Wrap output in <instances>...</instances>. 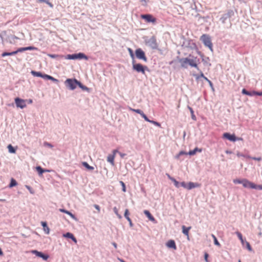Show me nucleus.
<instances>
[{
	"mask_svg": "<svg viewBox=\"0 0 262 262\" xmlns=\"http://www.w3.org/2000/svg\"><path fill=\"white\" fill-rule=\"evenodd\" d=\"M188 108L189 109V110L190 111V112L191 113V117L192 119L194 121H195L196 120V118L194 114V111H193V109L189 106H188Z\"/></svg>",
	"mask_w": 262,
	"mask_h": 262,
	"instance_id": "31",
	"label": "nucleus"
},
{
	"mask_svg": "<svg viewBox=\"0 0 262 262\" xmlns=\"http://www.w3.org/2000/svg\"><path fill=\"white\" fill-rule=\"evenodd\" d=\"M117 152H119L118 151V150L117 149H114L113 151V154L112 155H114V156L115 157V155Z\"/></svg>",
	"mask_w": 262,
	"mask_h": 262,
	"instance_id": "62",
	"label": "nucleus"
},
{
	"mask_svg": "<svg viewBox=\"0 0 262 262\" xmlns=\"http://www.w3.org/2000/svg\"><path fill=\"white\" fill-rule=\"evenodd\" d=\"M211 90L212 91H214V87H213V83L212 82H209V83Z\"/></svg>",
	"mask_w": 262,
	"mask_h": 262,
	"instance_id": "56",
	"label": "nucleus"
},
{
	"mask_svg": "<svg viewBox=\"0 0 262 262\" xmlns=\"http://www.w3.org/2000/svg\"><path fill=\"white\" fill-rule=\"evenodd\" d=\"M201 39L205 46L208 47L211 51H213L212 43L208 35L203 34L201 37Z\"/></svg>",
	"mask_w": 262,
	"mask_h": 262,
	"instance_id": "4",
	"label": "nucleus"
},
{
	"mask_svg": "<svg viewBox=\"0 0 262 262\" xmlns=\"http://www.w3.org/2000/svg\"><path fill=\"white\" fill-rule=\"evenodd\" d=\"M146 44L153 50L158 49V44L155 36H151L149 39L146 40Z\"/></svg>",
	"mask_w": 262,
	"mask_h": 262,
	"instance_id": "6",
	"label": "nucleus"
},
{
	"mask_svg": "<svg viewBox=\"0 0 262 262\" xmlns=\"http://www.w3.org/2000/svg\"><path fill=\"white\" fill-rule=\"evenodd\" d=\"M195 76L196 80H198L200 77L204 78L205 77L202 71L200 72V75H196Z\"/></svg>",
	"mask_w": 262,
	"mask_h": 262,
	"instance_id": "40",
	"label": "nucleus"
},
{
	"mask_svg": "<svg viewBox=\"0 0 262 262\" xmlns=\"http://www.w3.org/2000/svg\"><path fill=\"white\" fill-rule=\"evenodd\" d=\"M141 116L147 122H149V121L150 120L147 118V117L146 116V115L143 112L142 113Z\"/></svg>",
	"mask_w": 262,
	"mask_h": 262,
	"instance_id": "46",
	"label": "nucleus"
},
{
	"mask_svg": "<svg viewBox=\"0 0 262 262\" xmlns=\"http://www.w3.org/2000/svg\"><path fill=\"white\" fill-rule=\"evenodd\" d=\"M17 185V183L16 181L13 178H12L11 179L10 183L9 184V187L10 188H12L13 187L16 186Z\"/></svg>",
	"mask_w": 262,
	"mask_h": 262,
	"instance_id": "30",
	"label": "nucleus"
},
{
	"mask_svg": "<svg viewBox=\"0 0 262 262\" xmlns=\"http://www.w3.org/2000/svg\"><path fill=\"white\" fill-rule=\"evenodd\" d=\"M148 122H150L158 127H160L161 126V124L160 123L157 122V121H154V120H149V121Z\"/></svg>",
	"mask_w": 262,
	"mask_h": 262,
	"instance_id": "42",
	"label": "nucleus"
},
{
	"mask_svg": "<svg viewBox=\"0 0 262 262\" xmlns=\"http://www.w3.org/2000/svg\"><path fill=\"white\" fill-rule=\"evenodd\" d=\"M41 225L43 227V231L44 232L47 234H49L50 233V229L47 226V224L45 222H41Z\"/></svg>",
	"mask_w": 262,
	"mask_h": 262,
	"instance_id": "24",
	"label": "nucleus"
},
{
	"mask_svg": "<svg viewBox=\"0 0 262 262\" xmlns=\"http://www.w3.org/2000/svg\"><path fill=\"white\" fill-rule=\"evenodd\" d=\"M196 57H194L189 55V57L182 58L179 59V62L181 63V66L182 68H187L188 65L191 67L196 68L198 70H199L197 62H196Z\"/></svg>",
	"mask_w": 262,
	"mask_h": 262,
	"instance_id": "1",
	"label": "nucleus"
},
{
	"mask_svg": "<svg viewBox=\"0 0 262 262\" xmlns=\"http://www.w3.org/2000/svg\"><path fill=\"white\" fill-rule=\"evenodd\" d=\"M196 151H199L201 152L202 151V149H199L198 148L196 147L194 149H193L192 150H190L188 152V155H190V156L193 155H194L196 153Z\"/></svg>",
	"mask_w": 262,
	"mask_h": 262,
	"instance_id": "33",
	"label": "nucleus"
},
{
	"mask_svg": "<svg viewBox=\"0 0 262 262\" xmlns=\"http://www.w3.org/2000/svg\"><path fill=\"white\" fill-rule=\"evenodd\" d=\"M128 51L129 52L130 57L132 58V59H134V54L133 53V50L131 49L128 48Z\"/></svg>",
	"mask_w": 262,
	"mask_h": 262,
	"instance_id": "52",
	"label": "nucleus"
},
{
	"mask_svg": "<svg viewBox=\"0 0 262 262\" xmlns=\"http://www.w3.org/2000/svg\"><path fill=\"white\" fill-rule=\"evenodd\" d=\"M120 183H121V184L122 185V191L123 192H125L126 191V188H125V184L122 181H120Z\"/></svg>",
	"mask_w": 262,
	"mask_h": 262,
	"instance_id": "51",
	"label": "nucleus"
},
{
	"mask_svg": "<svg viewBox=\"0 0 262 262\" xmlns=\"http://www.w3.org/2000/svg\"><path fill=\"white\" fill-rule=\"evenodd\" d=\"M48 56L52 58H56L59 56V55L57 54H48Z\"/></svg>",
	"mask_w": 262,
	"mask_h": 262,
	"instance_id": "49",
	"label": "nucleus"
},
{
	"mask_svg": "<svg viewBox=\"0 0 262 262\" xmlns=\"http://www.w3.org/2000/svg\"><path fill=\"white\" fill-rule=\"evenodd\" d=\"M201 185L198 183H193L190 182L187 184V189L190 190L194 188L200 187Z\"/></svg>",
	"mask_w": 262,
	"mask_h": 262,
	"instance_id": "15",
	"label": "nucleus"
},
{
	"mask_svg": "<svg viewBox=\"0 0 262 262\" xmlns=\"http://www.w3.org/2000/svg\"><path fill=\"white\" fill-rule=\"evenodd\" d=\"M78 82L79 81L75 78H69L65 81L64 83L68 89L74 90L76 88L77 86H78Z\"/></svg>",
	"mask_w": 262,
	"mask_h": 262,
	"instance_id": "2",
	"label": "nucleus"
},
{
	"mask_svg": "<svg viewBox=\"0 0 262 262\" xmlns=\"http://www.w3.org/2000/svg\"><path fill=\"white\" fill-rule=\"evenodd\" d=\"M182 232H183V233L184 235H186L187 237V239L189 240V231L191 228V227L190 226L186 227L184 225H183L182 227Z\"/></svg>",
	"mask_w": 262,
	"mask_h": 262,
	"instance_id": "18",
	"label": "nucleus"
},
{
	"mask_svg": "<svg viewBox=\"0 0 262 262\" xmlns=\"http://www.w3.org/2000/svg\"><path fill=\"white\" fill-rule=\"evenodd\" d=\"M133 69L138 73H141L142 74H145V70H148L147 66H143L141 63H135V61L133 60Z\"/></svg>",
	"mask_w": 262,
	"mask_h": 262,
	"instance_id": "3",
	"label": "nucleus"
},
{
	"mask_svg": "<svg viewBox=\"0 0 262 262\" xmlns=\"http://www.w3.org/2000/svg\"><path fill=\"white\" fill-rule=\"evenodd\" d=\"M26 188L29 191L30 193H31V194L34 193V190L32 189V188L30 186L26 185Z\"/></svg>",
	"mask_w": 262,
	"mask_h": 262,
	"instance_id": "45",
	"label": "nucleus"
},
{
	"mask_svg": "<svg viewBox=\"0 0 262 262\" xmlns=\"http://www.w3.org/2000/svg\"><path fill=\"white\" fill-rule=\"evenodd\" d=\"M233 182L234 184H242L243 183V179H234Z\"/></svg>",
	"mask_w": 262,
	"mask_h": 262,
	"instance_id": "41",
	"label": "nucleus"
},
{
	"mask_svg": "<svg viewBox=\"0 0 262 262\" xmlns=\"http://www.w3.org/2000/svg\"><path fill=\"white\" fill-rule=\"evenodd\" d=\"M180 186L184 188L187 189V184H186L185 182H182L180 183Z\"/></svg>",
	"mask_w": 262,
	"mask_h": 262,
	"instance_id": "50",
	"label": "nucleus"
},
{
	"mask_svg": "<svg viewBox=\"0 0 262 262\" xmlns=\"http://www.w3.org/2000/svg\"><path fill=\"white\" fill-rule=\"evenodd\" d=\"M119 154L120 155V156L122 158H123L125 156H126V154H124V153H122V152H119Z\"/></svg>",
	"mask_w": 262,
	"mask_h": 262,
	"instance_id": "59",
	"label": "nucleus"
},
{
	"mask_svg": "<svg viewBox=\"0 0 262 262\" xmlns=\"http://www.w3.org/2000/svg\"><path fill=\"white\" fill-rule=\"evenodd\" d=\"M256 95L262 96V92H256Z\"/></svg>",
	"mask_w": 262,
	"mask_h": 262,
	"instance_id": "64",
	"label": "nucleus"
},
{
	"mask_svg": "<svg viewBox=\"0 0 262 262\" xmlns=\"http://www.w3.org/2000/svg\"><path fill=\"white\" fill-rule=\"evenodd\" d=\"M141 18L144 19L145 21L148 23H151L153 24H155L157 21V19L150 14H142Z\"/></svg>",
	"mask_w": 262,
	"mask_h": 262,
	"instance_id": "9",
	"label": "nucleus"
},
{
	"mask_svg": "<svg viewBox=\"0 0 262 262\" xmlns=\"http://www.w3.org/2000/svg\"><path fill=\"white\" fill-rule=\"evenodd\" d=\"M25 100H26V101H27V102H28V103L29 104H31V103H32V102H33V100H32V99H29Z\"/></svg>",
	"mask_w": 262,
	"mask_h": 262,
	"instance_id": "61",
	"label": "nucleus"
},
{
	"mask_svg": "<svg viewBox=\"0 0 262 262\" xmlns=\"http://www.w3.org/2000/svg\"><path fill=\"white\" fill-rule=\"evenodd\" d=\"M113 210H114V213L116 214L117 213H118V209L116 207H114V208H113Z\"/></svg>",
	"mask_w": 262,
	"mask_h": 262,
	"instance_id": "58",
	"label": "nucleus"
},
{
	"mask_svg": "<svg viewBox=\"0 0 262 262\" xmlns=\"http://www.w3.org/2000/svg\"><path fill=\"white\" fill-rule=\"evenodd\" d=\"M63 236L65 237L71 239L75 243H77L76 238L74 237L73 234L70 232H67L65 234H63Z\"/></svg>",
	"mask_w": 262,
	"mask_h": 262,
	"instance_id": "21",
	"label": "nucleus"
},
{
	"mask_svg": "<svg viewBox=\"0 0 262 262\" xmlns=\"http://www.w3.org/2000/svg\"><path fill=\"white\" fill-rule=\"evenodd\" d=\"M31 73L32 74V75H33L34 76L39 77H41L43 78V74H42L40 72H36L34 71H32Z\"/></svg>",
	"mask_w": 262,
	"mask_h": 262,
	"instance_id": "27",
	"label": "nucleus"
},
{
	"mask_svg": "<svg viewBox=\"0 0 262 262\" xmlns=\"http://www.w3.org/2000/svg\"><path fill=\"white\" fill-rule=\"evenodd\" d=\"M94 207H95V208L97 210H99V211L100 210V207H99V206L98 205H94Z\"/></svg>",
	"mask_w": 262,
	"mask_h": 262,
	"instance_id": "63",
	"label": "nucleus"
},
{
	"mask_svg": "<svg viewBox=\"0 0 262 262\" xmlns=\"http://www.w3.org/2000/svg\"><path fill=\"white\" fill-rule=\"evenodd\" d=\"M172 182H173L174 186L177 188H179L180 186V183L177 181L174 178L172 180Z\"/></svg>",
	"mask_w": 262,
	"mask_h": 262,
	"instance_id": "39",
	"label": "nucleus"
},
{
	"mask_svg": "<svg viewBox=\"0 0 262 262\" xmlns=\"http://www.w3.org/2000/svg\"><path fill=\"white\" fill-rule=\"evenodd\" d=\"M59 211L69 215L72 219H73L75 221H77V219L75 216V215L74 214H73L72 213H71V212H70L69 211L67 210L64 209H59Z\"/></svg>",
	"mask_w": 262,
	"mask_h": 262,
	"instance_id": "16",
	"label": "nucleus"
},
{
	"mask_svg": "<svg viewBox=\"0 0 262 262\" xmlns=\"http://www.w3.org/2000/svg\"><path fill=\"white\" fill-rule=\"evenodd\" d=\"M183 155H188V152L187 153L184 151H181L178 155H177L176 156L175 158L176 159H179V157H180V156Z\"/></svg>",
	"mask_w": 262,
	"mask_h": 262,
	"instance_id": "38",
	"label": "nucleus"
},
{
	"mask_svg": "<svg viewBox=\"0 0 262 262\" xmlns=\"http://www.w3.org/2000/svg\"><path fill=\"white\" fill-rule=\"evenodd\" d=\"M43 145L45 146H47V147H50V148H52L53 147L52 144H51V143H50L49 142H45L43 143Z\"/></svg>",
	"mask_w": 262,
	"mask_h": 262,
	"instance_id": "48",
	"label": "nucleus"
},
{
	"mask_svg": "<svg viewBox=\"0 0 262 262\" xmlns=\"http://www.w3.org/2000/svg\"><path fill=\"white\" fill-rule=\"evenodd\" d=\"M166 175L167 176L168 178L171 181L174 179L173 177H171L168 173H166Z\"/></svg>",
	"mask_w": 262,
	"mask_h": 262,
	"instance_id": "60",
	"label": "nucleus"
},
{
	"mask_svg": "<svg viewBox=\"0 0 262 262\" xmlns=\"http://www.w3.org/2000/svg\"><path fill=\"white\" fill-rule=\"evenodd\" d=\"M78 86L83 91H86L88 92H90V89L87 86L83 85L80 81H79Z\"/></svg>",
	"mask_w": 262,
	"mask_h": 262,
	"instance_id": "28",
	"label": "nucleus"
},
{
	"mask_svg": "<svg viewBox=\"0 0 262 262\" xmlns=\"http://www.w3.org/2000/svg\"><path fill=\"white\" fill-rule=\"evenodd\" d=\"M208 254L207 253H205V254H204V259H205V260L206 261V262H209L208 259Z\"/></svg>",
	"mask_w": 262,
	"mask_h": 262,
	"instance_id": "53",
	"label": "nucleus"
},
{
	"mask_svg": "<svg viewBox=\"0 0 262 262\" xmlns=\"http://www.w3.org/2000/svg\"><path fill=\"white\" fill-rule=\"evenodd\" d=\"M15 54H16V51H13V52H4V53H3L2 54V57H5V56H11V55H15Z\"/></svg>",
	"mask_w": 262,
	"mask_h": 262,
	"instance_id": "29",
	"label": "nucleus"
},
{
	"mask_svg": "<svg viewBox=\"0 0 262 262\" xmlns=\"http://www.w3.org/2000/svg\"><path fill=\"white\" fill-rule=\"evenodd\" d=\"M66 59L70 60L84 59L85 60H88V57L84 53H79L78 54H69L66 57Z\"/></svg>",
	"mask_w": 262,
	"mask_h": 262,
	"instance_id": "5",
	"label": "nucleus"
},
{
	"mask_svg": "<svg viewBox=\"0 0 262 262\" xmlns=\"http://www.w3.org/2000/svg\"><path fill=\"white\" fill-rule=\"evenodd\" d=\"M36 170L38 171L39 174H42L44 172L48 171V170L43 169L39 166L36 167Z\"/></svg>",
	"mask_w": 262,
	"mask_h": 262,
	"instance_id": "34",
	"label": "nucleus"
},
{
	"mask_svg": "<svg viewBox=\"0 0 262 262\" xmlns=\"http://www.w3.org/2000/svg\"><path fill=\"white\" fill-rule=\"evenodd\" d=\"M26 51L27 50H37V48L33 46L27 47L25 48Z\"/></svg>",
	"mask_w": 262,
	"mask_h": 262,
	"instance_id": "44",
	"label": "nucleus"
},
{
	"mask_svg": "<svg viewBox=\"0 0 262 262\" xmlns=\"http://www.w3.org/2000/svg\"><path fill=\"white\" fill-rule=\"evenodd\" d=\"M252 159L260 161L261 160V158L260 157H252Z\"/></svg>",
	"mask_w": 262,
	"mask_h": 262,
	"instance_id": "54",
	"label": "nucleus"
},
{
	"mask_svg": "<svg viewBox=\"0 0 262 262\" xmlns=\"http://www.w3.org/2000/svg\"><path fill=\"white\" fill-rule=\"evenodd\" d=\"M209 61V58L208 57L202 59V61L204 62V64H207L209 66H210L211 64L208 62Z\"/></svg>",
	"mask_w": 262,
	"mask_h": 262,
	"instance_id": "36",
	"label": "nucleus"
},
{
	"mask_svg": "<svg viewBox=\"0 0 262 262\" xmlns=\"http://www.w3.org/2000/svg\"><path fill=\"white\" fill-rule=\"evenodd\" d=\"M242 93L243 94L249 96H253L254 95H256V91H248L245 89H243L242 90Z\"/></svg>",
	"mask_w": 262,
	"mask_h": 262,
	"instance_id": "19",
	"label": "nucleus"
},
{
	"mask_svg": "<svg viewBox=\"0 0 262 262\" xmlns=\"http://www.w3.org/2000/svg\"><path fill=\"white\" fill-rule=\"evenodd\" d=\"M43 78L45 79H47V80H51L52 81L55 82H58V79L54 78L53 77H52V76H51L50 75H47V74H43Z\"/></svg>",
	"mask_w": 262,
	"mask_h": 262,
	"instance_id": "23",
	"label": "nucleus"
},
{
	"mask_svg": "<svg viewBox=\"0 0 262 262\" xmlns=\"http://www.w3.org/2000/svg\"><path fill=\"white\" fill-rule=\"evenodd\" d=\"M255 189L262 190V185H256Z\"/></svg>",
	"mask_w": 262,
	"mask_h": 262,
	"instance_id": "55",
	"label": "nucleus"
},
{
	"mask_svg": "<svg viewBox=\"0 0 262 262\" xmlns=\"http://www.w3.org/2000/svg\"><path fill=\"white\" fill-rule=\"evenodd\" d=\"M114 159L115 156L114 155H108L107 157V162H110L112 165H114Z\"/></svg>",
	"mask_w": 262,
	"mask_h": 262,
	"instance_id": "25",
	"label": "nucleus"
},
{
	"mask_svg": "<svg viewBox=\"0 0 262 262\" xmlns=\"http://www.w3.org/2000/svg\"><path fill=\"white\" fill-rule=\"evenodd\" d=\"M25 48H26V47L18 48L17 50H16V54L18 53H19V52H22L26 51V49Z\"/></svg>",
	"mask_w": 262,
	"mask_h": 262,
	"instance_id": "43",
	"label": "nucleus"
},
{
	"mask_svg": "<svg viewBox=\"0 0 262 262\" xmlns=\"http://www.w3.org/2000/svg\"><path fill=\"white\" fill-rule=\"evenodd\" d=\"M243 186L245 188H250L252 189H256V184L249 181L246 179H243Z\"/></svg>",
	"mask_w": 262,
	"mask_h": 262,
	"instance_id": "12",
	"label": "nucleus"
},
{
	"mask_svg": "<svg viewBox=\"0 0 262 262\" xmlns=\"http://www.w3.org/2000/svg\"><path fill=\"white\" fill-rule=\"evenodd\" d=\"M166 246L169 248H172L174 250L177 249L175 242L173 240H169L166 243Z\"/></svg>",
	"mask_w": 262,
	"mask_h": 262,
	"instance_id": "20",
	"label": "nucleus"
},
{
	"mask_svg": "<svg viewBox=\"0 0 262 262\" xmlns=\"http://www.w3.org/2000/svg\"><path fill=\"white\" fill-rule=\"evenodd\" d=\"M235 234H236V235L237 236V237H238V238L241 241V242L243 246H244L245 245L246 248L249 251H252V248H251L249 243L248 242L246 241V240H244L243 239L242 233L241 232H238V231H236V232H235Z\"/></svg>",
	"mask_w": 262,
	"mask_h": 262,
	"instance_id": "8",
	"label": "nucleus"
},
{
	"mask_svg": "<svg viewBox=\"0 0 262 262\" xmlns=\"http://www.w3.org/2000/svg\"><path fill=\"white\" fill-rule=\"evenodd\" d=\"M135 55L138 59L142 60L145 62L147 61L145 53L141 48H138L135 50Z\"/></svg>",
	"mask_w": 262,
	"mask_h": 262,
	"instance_id": "7",
	"label": "nucleus"
},
{
	"mask_svg": "<svg viewBox=\"0 0 262 262\" xmlns=\"http://www.w3.org/2000/svg\"><path fill=\"white\" fill-rule=\"evenodd\" d=\"M124 217H125V219L128 221V222H129V226L130 227H132L133 226V224L132 223V220L131 219H130V217H129V211H128V210L127 209H126L125 210V212H124Z\"/></svg>",
	"mask_w": 262,
	"mask_h": 262,
	"instance_id": "22",
	"label": "nucleus"
},
{
	"mask_svg": "<svg viewBox=\"0 0 262 262\" xmlns=\"http://www.w3.org/2000/svg\"><path fill=\"white\" fill-rule=\"evenodd\" d=\"M7 148L8 151L11 154H15L16 152V149L12 146V145L9 144L8 145Z\"/></svg>",
	"mask_w": 262,
	"mask_h": 262,
	"instance_id": "32",
	"label": "nucleus"
},
{
	"mask_svg": "<svg viewBox=\"0 0 262 262\" xmlns=\"http://www.w3.org/2000/svg\"><path fill=\"white\" fill-rule=\"evenodd\" d=\"M211 236H212V237L213 239L214 245H216V246H220V244L219 242V241H217V238L216 237V236L214 234H211Z\"/></svg>",
	"mask_w": 262,
	"mask_h": 262,
	"instance_id": "35",
	"label": "nucleus"
},
{
	"mask_svg": "<svg viewBox=\"0 0 262 262\" xmlns=\"http://www.w3.org/2000/svg\"><path fill=\"white\" fill-rule=\"evenodd\" d=\"M236 155L237 157H244L245 156V155L242 154V153H240L239 152H238L237 154H236Z\"/></svg>",
	"mask_w": 262,
	"mask_h": 262,
	"instance_id": "57",
	"label": "nucleus"
},
{
	"mask_svg": "<svg viewBox=\"0 0 262 262\" xmlns=\"http://www.w3.org/2000/svg\"><path fill=\"white\" fill-rule=\"evenodd\" d=\"M15 102L17 107L24 108L26 107V100L18 97L15 99Z\"/></svg>",
	"mask_w": 262,
	"mask_h": 262,
	"instance_id": "13",
	"label": "nucleus"
},
{
	"mask_svg": "<svg viewBox=\"0 0 262 262\" xmlns=\"http://www.w3.org/2000/svg\"><path fill=\"white\" fill-rule=\"evenodd\" d=\"M223 137L226 139H228V140L233 142H235L237 140H242V138H236L234 134L231 135L228 133H224L223 134Z\"/></svg>",
	"mask_w": 262,
	"mask_h": 262,
	"instance_id": "14",
	"label": "nucleus"
},
{
	"mask_svg": "<svg viewBox=\"0 0 262 262\" xmlns=\"http://www.w3.org/2000/svg\"><path fill=\"white\" fill-rule=\"evenodd\" d=\"M234 15V12L232 10H229L227 13L224 14L220 18V20L222 24H225L226 21L231 18Z\"/></svg>",
	"mask_w": 262,
	"mask_h": 262,
	"instance_id": "10",
	"label": "nucleus"
},
{
	"mask_svg": "<svg viewBox=\"0 0 262 262\" xmlns=\"http://www.w3.org/2000/svg\"><path fill=\"white\" fill-rule=\"evenodd\" d=\"M144 213L146 215V216L147 217V218L151 222H154V223H156L157 222L154 218V217L151 214L150 212L148 210H145L144 211Z\"/></svg>",
	"mask_w": 262,
	"mask_h": 262,
	"instance_id": "17",
	"label": "nucleus"
},
{
	"mask_svg": "<svg viewBox=\"0 0 262 262\" xmlns=\"http://www.w3.org/2000/svg\"><path fill=\"white\" fill-rule=\"evenodd\" d=\"M39 2L41 3H46L48 4L50 7H52V5L49 2V0H38Z\"/></svg>",
	"mask_w": 262,
	"mask_h": 262,
	"instance_id": "47",
	"label": "nucleus"
},
{
	"mask_svg": "<svg viewBox=\"0 0 262 262\" xmlns=\"http://www.w3.org/2000/svg\"><path fill=\"white\" fill-rule=\"evenodd\" d=\"M129 110L130 111H133V112H136V113L140 114V115L143 112L142 111H141L140 109H134V108H132L129 107Z\"/></svg>",
	"mask_w": 262,
	"mask_h": 262,
	"instance_id": "37",
	"label": "nucleus"
},
{
	"mask_svg": "<svg viewBox=\"0 0 262 262\" xmlns=\"http://www.w3.org/2000/svg\"><path fill=\"white\" fill-rule=\"evenodd\" d=\"M82 165L85 167L87 169L90 170H93L94 169V167L90 166L86 162H83L82 163Z\"/></svg>",
	"mask_w": 262,
	"mask_h": 262,
	"instance_id": "26",
	"label": "nucleus"
},
{
	"mask_svg": "<svg viewBox=\"0 0 262 262\" xmlns=\"http://www.w3.org/2000/svg\"><path fill=\"white\" fill-rule=\"evenodd\" d=\"M32 254H35L36 256L41 258L45 260H47L49 258V255L47 254H44L41 252L34 250L31 251Z\"/></svg>",
	"mask_w": 262,
	"mask_h": 262,
	"instance_id": "11",
	"label": "nucleus"
}]
</instances>
